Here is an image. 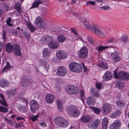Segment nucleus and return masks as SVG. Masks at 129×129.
Listing matches in <instances>:
<instances>
[{
    "label": "nucleus",
    "instance_id": "obj_49",
    "mask_svg": "<svg viewBox=\"0 0 129 129\" xmlns=\"http://www.w3.org/2000/svg\"><path fill=\"white\" fill-rule=\"evenodd\" d=\"M39 116V115H37L36 116H33L31 118L32 120L33 121H35L37 120Z\"/></svg>",
    "mask_w": 129,
    "mask_h": 129
},
{
    "label": "nucleus",
    "instance_id": "obj_18",
    "mask_svg": "<svg viewBox=\"0 0 129 129\" xmlns=\"http://www.w3.org/2000/svg\"><path fill=\"white\" fill-rule=\"evenodd\" d=\"M111 56L112 58L116 62L119 61L121 59L119 56V53L117 52H114L111 54Z\"/></svg>",
    "mask_w": 129,
    "mask_h": 129
},
{
    "label": "nucleus",
    "instance_id": "obj_38",
    "mask_svg": "<svg viewBox=\"0 0 129 129\" xmlns=\"http://www.w3.org/2000/svg\"><path fill=\"white\" fill-rule=\"evenodd\" d=\"M98 66L101 67L106 69H107L108 68L107 64L105 62H101L98 64Z\"/></svg>",
    "mask_w": 129,
    "mask_h": 129
},
{
    "label": "nucleus",
    "instance_id": "obj_27",
    "mask_svg": "<svg viewBox=\"0 0 129 129\" xmlns=\"http://www.w3.org/2000/svg\"><path fill=\"white\" fill-rule=\"evenodd\" d=\"M81 22L88 29H91V27L88 20L85 19L81 20Z\"/></svg>",
    "mask_w": 129,
    "mask_h": 129
},
{
    "label": "nucleus",
    "instance_id": "obj_54",
    "mask_svg": "<svg viewBox=\"0 0 129 129\" xmlns=\"http://www.w3.org/2000/svg\"><path fill=\"white\" fill-rule=\"evenodd\" d=\"M58 106V110L60 112H62L63 110V107L62 105H59L57 106Z\"/></svg>",
    "mask_w": 129,
    "mask_h": 129
},
{
    "label": "nucleus",
    "instance_id": "obj_57",
    "mask_svg": "<svg viewBox=\"0 0 129 129\" xmlns=\"http://www.w3.org/2000/svg\"><path fill=\"white\" fill-rule=\"evenodd\" d=\"M6 120L8 123L10 124H13V122L12 121V120L9 119L8 118H6Z\"/></svg>",
    "mask_w": 129,
    "mask_h": 129
},
{
    "label": "nucleus",
    "instance_id": "obj_17",
    "mask_svg": "<svg viewBox=\"0 0 129 129\" xmlns=\"http://www.w3.org/2000/svg\"><path fill=\"white\" fill-rule=\"evenodd\" d=\"M45 100L47 103H52L54 100V97L52 94L49 93L46 95L45 98Z\"/></svg>",
    "mask_w": 129,
    "mask_h": 129
},
{
    "label": "nucleus",
    "instance_id": "obj_8",
    "mask_svg": "<svg viewBox=\"0 0 129 129\" xmlns=\"http://www.w3.org/2000/svg\"><path fill=\"white\" fill-rule=\"evenodd\" d=\"M121 123L120 120H116L111 125L110 129H119L121 126Z\"/></svg>",
    "mask_w": 129,
    "mask_h": 129
},
{
    "label": "nucleus",
    "instance_id": "obj_7",
    "mask_svg": "<svg viewBox=\"0 0 129 129\" xmlns=\"http://www.w3.org/2000/svg\"><path fill=\"white\" fill-rule=\"evenodd\" d=\"M34 23L38 27L41 28L45 27L46 25V23L39 16L34 21Z\"/></svg>",
    "mask_w": 129,
    "mask_h": 129
},
{
    "label": "nucleus",
    "instance_id": "obj_11",
    "mask_svg": "<svg viewBox=\"0 0 129 129\" xmlns=\"http://www.w3.org/2000/svg\"><path fill=\"white\" fill-rule=\"evenodd\" d=\"M53 41V37L49 35H46L43 36L40 40V41L42 43L46 42L48 44L52 42Z\"/></svg>",
    "mask_w": 129,
    "mask_h": 129
},
{
    "label": "nucleus",
    "instance_id": "obj_12",
    "mask_svg": "<svg viewBox=\"0 0 129 129\" xmlns=\"http://www.w3.org/2000/svg\"><path fill=\"white\" fill-rule=\"evenodd\" d=\"M67 72L65 68L61 66L58 68L57 74L59 76H64L66 74Z\"/></svg>",
    "mask_w": 129,
    "mask_h": 129
},
{
    "label": "nucleus",
    "instance_id": "obj_61",
    "mask_svg": "<svg viewBox=\"0 0 129 129\" xmlns=\"http://www.w3.org/2000/svg\"><path fill=\"white\" fill-rule=\"evenodd\" d=\"M83 67V70L84 71L86 72L87 70V69L86 66L84 65V64L83 63H81Z\"/></svg>",
    "mask_w": 129,
    "mask_h": 129
},
{
    "label": "nucleus",
    "instance_id": "obj_29",
    "mask_svg": "<svg viewBox=\"0 0 129 129\" xmlns=\"http://www.w3.org/2000/svg\"><path fill=\"white\" fill-rule=\"evenodd\" d=\"M42 1L41 0H36L33 3L32 6L31 8H36L38 7V6L42 3Z\"/></svg>",
    "mask_w": 129,
    "mask_h": 129
},
{
    "label": "nucleus",
    "instance_id": "obj_3",
    "mask_svg": "<svg viewBox=\"0 0 129 129\" xmlns=\"http://www.w3.org/2000/svg\"><path fill=\"white\" fill-rule=\"evenodd\" d=\"M70 70L73 72L79 73L82 71V68L81 65L77 63L73 62L69 65Z\"/></svg>",
    "mask_w": 129,
    "mask_h": 129
},
{
    "label": "nucleus",
    "instance_id": "obj_1",
    "mask_svg": "<svg viewBox=\"0 0 129 129\" xmlns=\"http://www.w3.org/2000/svg\"><path fill=\"white\" fill-rule=\"evenodd\" d=\"M69 114L73 117H77L80 114V112L78 108L75 106L70 105L67 108Z\"/></svg>",
    "mask_w": 129,
    "mask_h": 129
},
{
    "label": "nucleus",
    "instance_id": "obj_16",
    "mask_svg": "<svg viewBox=\"0 0 129 129\" xmlns=\"http://www.w3.org/2000/svg\"><path fill=\"white\" fill-rule=\"evenodd\" d=\"M14 54L17 56H21V53L20 46L18 44H16L14 45Z\"/></svg>",
    "mask_w": 129,
    "mask_h": 129
},
{
    "label": "nucleus",
    "instance_id": "obj_20",
    "mask_svg": "<svg viewBox=\"0 0 129 129\" xmlns=\"http://www.w3.org/2000/svg\"><path fill=\"white\" fill-rule=\"evenodd\" d=\"M14 46L9 43H7L6 46V51L9 53H11L13 50Z\"/></svg>",
    "mask_w": 129,
    "mask_h": 129
},
{
    "label": "nucleus",
    "instance_id": "obj_44",
    "mask_svg": "<svg viewBox=\"0 0 129 129\" xmlns=\"http://www.w3.org/2000/svg\"><path fill=\"white\" fill-rule=\"evenodd\" d=\"M122 79L125 80H129V74L125 72Z\"/></svg>",
    "mask_w": 129,
    "mask_h": 129
},
{
    "label": "nucleus",
    "instance_id": "obj_50",
    "mask_svg": "<svg viewBox=\"0 0 129 129\" xmlns=\"http://www.w3.org/2000/svg\"><path fill=\"white\" fill-rule=\"evenodd\" d=\"M108 118L106 117H105L103 119L102 123V124H108Z\"/></svg>",
    "mask_w": 129,
    "mask_h": 129
},
{
    "label": "nucleus",
    "instance_id": "obj_58",
    "mask_svg": "<svg viewBox=\"0 0 129 129\" xmlns=\"http://www.w3.org/2000/svg\"><path fill=\"white\" fill-rule=\"evenodd\" d=\"M117 116L120 115L121 114V112L119 110H117L115 112H114Z\"/></svg>",
    "mask_w": 129,
    "mask_h": 129
},
{
    "label": "nucleus",
    "instance_id": "obj_15",
    "mask_svg": "<svg viewBox=\"0 0 129 129\" xmlns=\"http://www.w3.org/2000/svg\"><path fill=\"white\" fill-rule=\"evenodd\" d=\"M100 120L96 119L91 122V123L89 124V126L91 128H96L100 126Z\"/></svg>",
    "mask_w": 129,
    "mask_h": 129
},
{
    "label": "nucleus",
    "instance_id": "obj_33",
    "mask_svg": "<svg viewBox=\"0 0 129 129\" xmlns=\"http://www.w3.org/2000/svg\"><path fill=\"white\" fill-rule=\"evenodd\" d=\"M66 37L64 36L60 35L58 36L57 38L58 41L59 42L62 43L66 39Z\"/></svg>",
    "mask_w": 129,
    "mask_h": 129
},
{
    "label": "nucleus",
    "instance_id": "obj_31",
    "mask_svg": "<svg viewBox=\"0 0 129 129\" xmlns=\"http://www.w3.org/2000/svg\"><path fill=\"white\" fill-rule=\"evenodd\" d=\"M90 108L93 111L94 113L97 114H99L101 111V110L100 109L96 107H90Z\"/></svg>",
    "mask_w": 129,
    "mask_h": 129
},
{
    "label": "nucleus",
    "instance_id": "obj_47",
    "mask_svg": "<svg viewBox=\"0 0 129 129\" xmlns=\"http://www.w3.org/2000/svg\"><path fill=\"white\" fill-rule=\"evenodd\" d=\"M96 35L101 38L105 37V34L101 32V30Z\"/></svg>",
    "mask_w": 129,
    "mask_h": 129
},
{
    "label": "nucleus",
    "instance_id": "obj_62",
    "mask_svg": "<svg viewBox=\"0 0 129 129\" xmlns=\"http://www.w3.org/2000/svg\"><path fill=\"white\" fill-rule=\"evenodd\" d=\"M107 124H102L103 129H106L107 127Z\"/></svg>",
    "mask_w": 129,
    "mask_h": 129
},
{
    "label": "nucleus",
    "instance_id": "obj_52",
    "mask_svg": "<svg viewBox=\"0 0 129 129\" xmlns=\"http://www.w3.org/2000/svg\"><path fill=\"white\" fill-rule=\"evenodd\" d=\"M86 5H88V3L92 5H95V2L93 1H88L86 2Z\"/></svg>",
    "mask_w": 129,
    "mask_h": 129
},
{
    "label": "nucleus",
    "instance_id": "obj_53",
    "mask_svg": "<svg viewBox=\"0 0 129 129\" xmlns=\"http://www.w3.org/2000/svg\"><path fill=\"white\" fill-rule=\"evenodd\" d=\"M88 40L89 42L91 44H93L94 43V41L92 38L90 37H88Z\"/></svg>",
    "mask_w": 129,
    "mask_h": 129
},
{
    "label": "nucleus",
    "instance_id": "obj_36",
    "mask_svg": "<svg viewBox=\"0 0 129 129\" xmlns=\"http://www.w3.org/2000/svg\"><path fill=\"white\" fill-rule=\"evenodd\" d=\"M0 96L2 99V100H0L1 103L3 106H7V105L3 95L1 93L0 94Z\"/></svg>",
    "mask_w": 129,
    "mask_h": 129
},
{
    "label": "nucleus",
    "instance_id": "obj_6",
    "mask_svg": "<svg viewBox=\"0 0 129 129\" xmlns=\"http://www.w3.org/2000/svg\"><path fill=\"white\" fill-rule=\"evenodd\" d=\"M88 50L85 47H83L78 52L79 57L80 58H85L88 56Z\"/></svg>",
    "mask_w": 129,
    "mask_h": 129
},
{
    "label": "nucleus",
    "instance_id": "obj_14",
    "mask_svg": "<svg viewBox=\"0 0 129 129\" xmlns=\"http://www.w3.org/2000/svg\"><path fill=\"white\" fill-rule=\"evenodd\" d=\"M112 74L109 71H106L103 76L104 81H108L112 79Z\"/></svg>",
    "mask_w": 129,
    "mask_h": 129
},
{
    "label": "nucleus",
    "instance_id": "obj_4",
    "mask_svg": "<svg viewBox=\"0 0 129 129\" xmlns=\"http://www.w3.org/2000/svg\"><path fill=\"white\" fill-rule=\"evenodd\" d=\"M66 91L70 95L76 94L79 92L78 87L74 85H69L67 86Z\"/></svg>",
    "mask_w": 129,
    "mask_h": 129
},
{
    "label": "nucleus",
    "instance_id": "obj_34",
    "mask_svg": "<svg viewBox=\"0 0 129 129\" xmlns=\"http://www.w3.org/2000/svg\"><path fill=\"white\" fill-rule=\"evenodd\" d=\"M42 66L44 68L47 70H48L49 69V65L46 61L44 60H42Z\"/></svg>",
    "mask_w": 129,
    "mask_h": 129
},
{
    "label": "nucleus",
    "instance_id": "obj_10",
    "mask_svg": "<svg viewBox=\"0 0 129 129\" xmlns=\"http://www.w3.org/2000/svg\"><path fill=\"white\" fill-rule=\"evenodd\" d=\"M102 110L103 114H107L110 112L111 110V107L110 104H106L103 106Z\"/></svg>",
    "mask_w": 129,
    "mask_h": 129
},
{
    "label": "nucleus",
    "instance_id": "obj_51",
    "mask_svg": "<svg viewBox=\"0 0 129 129\" xmlns=\"http://www.w3.org/2000/svg\"><path fill=\"white\" fill-rule=\"evenodd\" d=\"M96 88L99 90L100 89L102 86V83H96Z\"/></svg>",
    "mask_w": 129,
    "mask_h": 129
},
{
    "label": "nucleus",
    "instance_id": "obj_40",
    "mask_svg": "<svg viewBox=\"0 0 129 129\" xmlns=\"http://www.w3.org/2000/svg\"><path fill=\"white\" fill-rule=\"evenodd\" d=\"M10 65L8 62H6V64L5 66L4 67L2 70V72H6V70L10 69Z\"/></svg>",
    "mask_w": 129,
    "mask_h": 129
},
{
    "label": "nucleus",
    "instance_id": "obj_22",
    "mask_svg": "<svg viewBox=\"0 0 129 129\" xmlns=\"http://www.w3.org/2000/svg\"><path fill=\"white\" fill-rule=\"evenodd\" d=\"M42 54L43 57H48L51 54L50 50L48 48H44L43 50Z\"/></svg>",
    "mask_w": 129,
    "mask_h": 129
},
{
    "label": "nucleus",
    "instance_id": "obj_19",
    "mask_svg": "<svg viewBox=\"0 0 129 129\" xmlns=\"http://www.w3.org/2000/svg\"><path fill=\"white\" fill-rule=\"evenodd\" d=\"M91 119V117L88 115H85L82 116L80 119L81 121L83 123L88 122Z\"/></svg>",
    "mask_w": 129,
    "mask_h": 129
},
{
    "label": "nucleus",
    "instance_id": "obj_35",
    "mask_svg": "<svg viewBox=\"0 0 129 129\" xmlns=\"http://www.w3.org/2000/svg\"><path fill=\"white\" fill-rule=\"evenodd\" d=\"M71 32L73 33L75 35L76 37H75V39L76 40H77L79 39L80 38V36L78 35V34L77 33V31L74 28H71Z\"/></svg>",
    "mask_w": 129,
    "mask_h": 129
},
{
    "label": "nucleus",
    "instance_id": "obj_28",
    "mask_svg": "<svg viewBox=\"0 0 129 129\" xmlns=\"http://www.w3.org/2000/svg\"><path fill=\"white\" fill-rule=\"evenodd\" d=\"M92 32L96 35L101 30L99 26L96 25H93L91 29Z\"/></svg>",
    "mask_w": 129,
    "mask_h": 129
},
{
    "label": "nucleus",
    "instance_id": "obj_39",
    "mask_svg": "<svg viewBox=\"0 0 129 129\" xmlns=\"http://www.w3.org/2000/svg\"><path fill=\"white\" fill-rule=\"evenodd\" d=\"M31 32H34L35 30V26L30 23H29L27 24Z\"/></svg>",
    "mask_w": 129,
    "mask_h": 129
},
{
    "label": "nucleus",
    "instance_id": "obj_55",
    "mask_svg": "<svg viewBox=\"0 0 129 129\" xmlns=\"http://www.w3.org/2000/svg\"><path fill=\"white\" fill-rule=\"evenodd\" d=\"M110 8L109 6H103L101 8V9L102 10H107Z\"/></svg>",
    "mask_w": 129,
    "mask_h": 129
},
{
    "label": "nucleus",
    "instance_id": "obj_30",
    "mask_svg": "<svg viewBox=\"0 0 129 129\" xmlns=\"http://www.w3.org/2000/svg\"><path fill=\"white\" fill-rule=\"evenodd\" d=\"M116 103L117 106L119 108L123 107L126 105L125 103L124 102L119 100H118Z\"/></svg>",
    "mask_w": 129,
    "mask_h": 129
},
{
    "label": "nucleus",
    "instance_id": "obj_43",
    "mask_svg": "<svg viewBox=\"0 0 129 129\" xmlns=\"http://www.w3.org/2000/svg\"><path fill=\"white\" fill-rule=\"evenodd\" d=\"M16 90L15 89H12L10 91H7V93L9 95H15Z\"/></svg>",
    "mask_w": 129,
    "mask_h": 129
},
{
    "label": "nucleus",
    "instance_id": "obj_45",
    "mask_svg": "<svg viewBox=\"0 0 129 129\" xmlns=\"http://www.w3.org/2000/svg\"><path fill=\"white\" fill-rule=\"evenodd\" d=\"M128 36L127 35L124 36L122 38V41L124 43H126L127 42Z\"/></svg>",
    "mask_w": 129,
    "mask_h": 129
},
{
    "label": "nucleus",
    "instance_id": "obj_2",
    "mask_svg": "<svg viewBox=\"0 0 129 129\" xmlns=\"http://www.w3.org/2000/svg\"><path fill=\"white\" fill-rule=\"evenodd\" d=\"M54 121L55 124L59 127L61 126L62 127H66L68 125V122L63 117L60 116L55 117Z\"/></svg>",
    "mask_w": 129,
    "mask_h": 129
},
{
    "label": "nucleus",
    "instance_id": "obj_41",
    "mask_svg": "<svg viewBox=\"0 0 129 129\" xmlns=\"http://www.w3.org/2000/svg\"><path fill=\"white\" fill-rule=\"evenodd\" d=\"M8 111V109L7 107L2 106L0 107V112L3 113H7Z\"/></svg>",
    "mask_w": 129,
    "mask_h": 129
},
{
    "label": "nucleus",
    "instance_id": "obj_56",
    "mask_svg": "<svg viewBox=\"0 0 129 129\" xmlns=\"http://www.w3.org/2000/svg\"><path fill=\"white\" fill-rule=\"evenodd\" d=\"M11 19L10 18H9L6 21L7 24L9 26H12L11 24Z\"/></svg>",
    "mask_w": 129,
    "mask_h": 129
},
{
    "label": "nucleus",
    "instance_id": "obj_23",
    "mask_svg": "<svg viewBox=\"0 0 129 129\" xmlns=\"http://www.w3.org/2000/svg\"><path fill=\"white\" fill-rule=\"evenodd\" d=\"M48 47L51 49H57L59 47V44L56 42L53 43L52 42L48 44Z\"/></svg>",
    "mask_w": 129,
    "mask_h": 129
},
{
    "label": "nucleus",
    "instance_id": "obj_24",
    "mask_svg": "<svg viewBox=\"0 0 129 129\" xmlns=\"http://www.w3.org/2000/svg\"><path fill=\"white\" fill-rule=\"evenodd\" d=\"M109 47L113 48V46H109L108 47L105 46H102L101 45L97 46L96 47L95 49L97 50L98 52H102L105 49L108 48Z\"/></svg>",
    "mask_w": 129,
    "mask_h": 129
},
{
    "label": "nucleus",
    "instance_id": "obj_13",
    "mask_svg": "<svg viewBox=\"0 0 129 129\" xmlns=\"http://www.w3.org/2000/svg\"><path fill=\"white\" fill-rule=\"evenodd\" d=\"M32 81L33 80L31 79L24 78L22 80V84L23 87H26L31 84Z\"/></svg>",
    "mask_w": 129,
    "mask_h": 129
},
{
    "label": "nucleus",
    "instance_id": "obj_64",
    "mask_svg": "<svg viewBox=\"0 0 129 129\" xmlns=\"http://www.w3.org/2000/svg\"><path fill=\"white\" fill-rule=\"evenodd\" d=\"M40 124L42 126L45 127H46L47 126L46 123L44 122H41L40 123Z\"/></svg>",
    "mask_w": 129,
    "mask_h": 129
},
{
    "label": "nucleus",
    "instance_id": "obj_21",
    "mask_svg": "<svg viewBox=\"0 0 129 129\" xmlns=\"http://www.w3.org/2000/svg\"><path fill=\"white\" fill-rule=\"evenodd\" d=\"M125 72L124 71H121L117 74L115 71L114 72V77L116 78H119L123 79L124 74Z\"/></svg>",
    "mask_w": 129,
    "mask_h": 129
},
{
    "label": "nucleus",
    "instance_id": "obj_60",
    "mask_svg": "<svg viewBox=\"0 0 129 129\" xmlns=\"http://www.w3.org/2000/svg\"><path fill=\"white\" fill-rule=\"evenodd\" d=\"M115 112H114L110 116L112 118H115V117H117L116 115Z\"/></svg>",
    "mask_w": 129,
    "mask_h": 129
},
{
    "label": "nucleus",
    "instance_id": "obj_26",
    "mask_svg": "<svg viewBox=\"0 0 129 129\" xmlns=\"http://www.w3.org/2000/svg\"><path fill=\"white\" fill-rule=\"evenodd\" d=\"M21 4L19 2L16 3L14 6V9L19 13L23 12L22 8L21 7Z\"/></svg>",
    "mask_w": 129,
    "mask_h": 129
},
{
    "label": "nucleus",
    "instance_id": "obj_5",
    "mask_svg": "<svg viewBox=\"0 0 129 129\" xmlns=\"http://www.w3.org/2000/svg\"><path fill=\"white\" fill-rule=\"evenodd\" d=\"M30 110L33 113H34L38 110L39 108V105L37 102L35 100H32L29 102Z\"/></svg>",
    "mask_w": 129,
    "mask_h": 129
},
{
    "label": "nucleus",
    "instance_id": "obj_46",
    "mask_svg": "<svg viewBox=\"0 0 129 129\" xmlns=\"http://www.w3.org/2000/svg\"><path fill=\"white\" fill-rule=\"evenodd\" d=\"M80 93L81 99L82 100H83L85 99V97L84 96V92L81 89L80 91Z\"/></svg>",
    "mask_w": 129,
    "mask_h": 129
},
{
    "label": "nucleus",
    "instance_id": "obj_48",
    "mask_svg": "<svg viewBox=\"0 0 129 129\" xmlns=\"http://www.w3.org/2000/svg\"><path fill=\"white\" fill-rule=\"evenodd\" d=\"M2 35L3 39L4 40V41L5 42L6 41V38L7 36L6 32V31L5 30H3Z\"/></svg>",
    "mask_w": 129,
    "mask_h": 129
},
{
    "label": "nucleus",
    "instance_id": "obj_42",
    "mask_svg": "<svg viewBox=\"0 0 129 129\" xmlns=\"http://www.w3.org/2000/svg\"><path fill=\"white\" fill-rule=\"evenodd\" d=\"M116 87L120 89L122 88L123 86L122 85V84L119 81H116Z\"/></svg>",
    "mask_w": 129,
    "mask_h": 129
},
{
    "label": "nucleus",
    "instance_id": "obj_59",
    "mask_svg": "<svg viewBox=\"0 0 129 129\" xmlns=\"http://www.w3.org/2000/svg\"><path fill=\"white\" fill-rule=\"evenodd\" d=\"M57 105H62V103L61 101L59 99H58L57 101Z\"/></svg>",
    "mask_w": 129,
    "mask_h": 129
},
{
    "label": "nucleus",
    "instance_id": "obj_32",
    "mask_svg": "<svg viewBox=\"0 0 129 129\" xmlns=\"http://www.w3.org/2000/svg\"><path fill=\"white\" fill-rule=\"evenodd\" d=\"M8 83L9 82L7 81L2 79L0 82V85L2 87H4L7 86Z\"/></svg>",
    "mask_w": 129,
    "mask_h": 129
},
{
    "label": "nucleus",
    "instance_id": "obj_37",
    "mask_svg": "<svg viewBox=\"0 0 129 129\" xmlns=\"http://www.w3.org/2000/svg\"><path fill=\"white\" fill-rule=\"evenodd\" d=\"M87 103L88 104H91L94 102V100L91 97H89L86 99Z\"/></svg>",
    "mask_w": 129,
    "mask_h": 129
},
{
    "label": "nucleus",
    "instance_id": "obj_9",
    "mask_svg": "<svg viewBox=\"0 0 129 129\" xmlns=\"http://www.w3.org/2000/svg\"><path fill=\"white\" fill-rule=\"evenodd\" d=\"M56 55L57 57L60 59H65L68 56V54L66 52L60 50L57 51Z\"/></svg>",
    "mask_w": 129,
    "mask_h": 129
},
{
    "label": "nucleus",
    "instance_id": "obj_63",
    "mask_svg": "<svg viewBox=\"0 0 129 129\" xmlns=\"http://www.w3.org/2000/svg\"><path fill=\"white\" fill-rule=\"evenodd\" d=\"M21 124L20 123H17L15 125V128H19L21 126Z\"/></svg>",
    "mask_w": 129,
    "mask_h": 129
},
{
    "label": "nucleus",
    "instance_id": "obj_25",
    "mask_svg": "<svg viewBox=\"0 0 129 129\" xmlns=\"http://www.w3.org/2000/svg\"><path fill=\"white\" fill-rule=\"evenodd\" d=\"M90 92L91 94L93 95L95 97L99 98L100 96L99 91L94 88H91L90 89Z\"/></svg>",
    "mask_w": 129,
    "mask_h": 129
}]
</instances>
